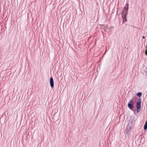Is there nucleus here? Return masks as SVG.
Here are the masks:
<instances>
[{
    "label": "nucleus",
    "instance_id": "2",
    "mask_svg": "<svg viewBox=\"0 0 147 147\" xmlns=\"http://www.w3.org/2000/svg\"><path fill=\"white\" fill-rule=\"evenodd\" d=\"M141 99L140 98H138L136 102V108L137 112L138 113L140 110L141 107Z\"/></svg>",
    "mask_w": 147,
    "mask_h": 147
},
{
    "label": "nucleus",
    "instance_id": "3",
    "mask_svg": "<svg viewBox=\"0 0 147 147\" xmlns=\"http://www.w3.org/2000/svg\"><path fill=\"white\" fill-rule=\"evenodd\" d=\"M132 122L131 121H129L128 123V125L127 127V128L125 130V131L126 132V134H128L129 131L130 130L131 128L132 127Z\"/></svg>",
    "mask_w": 147,
    "mask_h": 147
},
{
    "label": "nucleus",
    "instance_id": "4",
    "mask_svg": "<svg viewBox=\"0 0 147 147\" xmlns=\"http://www.w3.org/2000/svg\"><path fill=\"white\" fill-rule=\"evenodd\" d=\"M50 83L51 87L53 88L54 87V82L53 78L52 77H51L50 79Z\"/></svg>",
    "mask_w": 147,
    "mask_h": 147
},
{
    "label": "nucleus",
    "instance_id": "9",
    "mask_svg": "<svg viewBox=\"0 0 147 147\" xmlns=\"http://www.w3.org/2000/svg\"><path fill=\"white\" fill-rule=\"evenodd\" d=\"M147 129V125H144V129L145 130H146Z\"/></svg>",
    "mask_w": 147,
    "mask_h": 147
},
{
    "label": "nucleus",
    "instance_id": "10",
    "mask_svg": "<svg viewBox=\"0 0 147 147\" xmlns=\"http://www.w3.org/2000/svg\"><path fill=\"white\" fill-rule=\"evenodd\" d=\"M128 5H129V4H128L127 3V4H126V5L125 6H127V7H128Z\"/></svg>",
    "mask_w": 147,
    "mask_h": 147
},
{
    "label": "nucleus",
    "instance_id": "8",
    "mask_svg": "<svg viewBox=\"0 0 147 147\" xmlns=\"http://www.w3.org/2000/svg\"><path fill=\"white\" fill-rule=\"evenodd\" d=\"M128 7H127L126 6H125L124 8V9H123V10L126 11H128Z\"/></svg>",
    "mask_w": 147,
    "mask_h": 147
},
{
    "label": "nucleus",
    "instance_id": "7",
    "mask_svg": "<svg viewBox=\"0 0 147 147\" xmlns=\"http://www.w3.org/2000/svg\"><path fill=\"white\" fill-rule=\"evenodd\" d=\"M142 94V93L141 92H138L137 94V96L140 97Z\"/></svg>",
    "mask_w": 147,
    "mask_h": 147
},
{
    "label": "nucleus",
    "instance_id": "1",
    "mask_svg": "<svg viewBox=\"0 0 147 147\" xmlns=\"http://www.w3.org/2000/svg\"><path fill=\"white\" fill-rule=\"evenodd\" d=\"M134 98H133L129 101L127 105V106L130 109L133 110L134 112V110L133 109L134 107Z\"/></svg>",
    "mask_w": 147,
    "mask_h": 147
},
{
    "label": "nucleus",
    "instance_id": "6",
    "mask_svg": "<svg viewBox=\"0 0 147 147\" xmlns=\"http://www.w3.org/2000/svg\"><path fill=\"white\" fill-rule=\"evenodd\" d=\"M123 18V23H124L125 22H126L127 21V16H123V17H122Z\"/></svg>",
    "mask_w": 147,
    "mask_h": 147
},
{
    "label": "nucleus",
    "instance_id": "11",
    "mask_svg": "<svg viewBox=\"0 0 147 147\" xmlns=\"http://www.w3.org/2000/svg\"><path fill=\"white\" fill-rule=\"evenodd\" d=\"M145 125H147V121H146V123H145V124H144Z\"/></svg>",
    "mask_w": 147,
    "mask_h": 147
},
{
    "label": "nucleus",
    "instance_id": "5",
    "mask_svg": "<svg viewBox=\"0 0 147 147\" xmlns=\"http://www.w3.org/2000/svg\"><path fill=\"white\" fill-rule=\"evenodd\" d=\"M127 13L128 12L127 11L123 10L122 13V17H123V16H127Z\"/></svg>",
    "mask_w": 147,
    "mask_h": 147
},
{
    "label": "nucleus",
    "instance_id": "12",
    "mask_svg": "<svg viewBox=\"0 0 147 147\" xmlns=\"http://www.w3.org/2000/svg\"><path fill=\"white\" fill-rule=\"evenodd\" d=\"M142 38H144H144H145V36H142Z\"/></svg>",
    "mask_w": 147,
    "mask_h": 147
}]
</instances>
